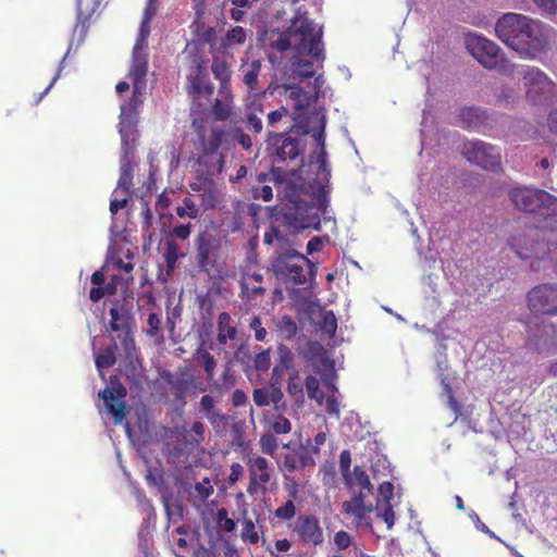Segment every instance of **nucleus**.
<instances>
[{"label": "nucleus", "instance_id": "4d7b16f0", "mask_svg": "<svg viewBox=\"0 0 557 557\" xmlns=\"http://www.w3.org/2000/svg\"><path fill=\"white\" fill-rule=\"evenodd\" d=\"M321 329L330 336H334L337 329V319L333 311L324 312L320 324Z\"/></svg>", "mask_w": 557, "mask_h": 557}, {"label": "nucleus", "instance_id": "39448f33", "mask_svg": "<svg viewBox=\"0 0 557 557\" xmlns=\"http://www.w3.org/2000/svg\"><path fill=\"white\" fill-rule=\"evenodd\" d=\"M309 129L306 126L293 124L288 129L277 133L269 132L267 135V153L273 164L284 163L286 161H296L304 153L301 140L294 136L306 135Z\"/></svg>", "mask_w": 557, "mask_h": 557}, {"label": "nucleus", "instance_id": "f704fd0d", "mask_svg": "<svg viewBox=\"0 0 557 557\" xmlns=\"http://www.w3.org/2000/svg\"><path fill=\"white\" fill-rule=\"evenodd\" d=\"M263 533L262 527H257L251 519H244L240 537L244 542L257 545L260 541V534Z\"/></svg>", "mask_w": 557, "mask_h": 557}, {"label": "nucleus", "instance_id": "9d476101", "mask_svg": "<svg viewBox=\"0 0 557 557\" xmlns=\"http://www.w3.org/2000/svg\"><path fill=\"white\" fill-rule=\"evenodd\" d=\"M463 157L472 164L486 170H502V153L495 146L482 140H471L463 144Z\"/></svg>", "mask_w": 557, "mask_h": 557}, {"label": "nucleus", "instance_id": "e2e57ef3", "mask_svg": "<svg viewBox=\"0 0 557 557\" xmlns=\"http://www.w3.org/2000/svg\"><path fill=\"white\" fill-rule=\"evenodd\" d=\"M287 116H289V110L285 107H280L267 115V123L270 127H276Z\"/></svg>", "mask_w": 557, "mask_h": 557}, {"label": "nucleus", "instance_id": "13d9d810", "mask_svg": "<svg viewBox=\"0 0 557 557\" xmlns=\"http://www.w3.org/2000/svg\"><path fill=\"white\" fill-rule=\"evenodd\" d=\"M333 544L337 550H346L352 545V536L344 531H337L333 536Z\"/></svg>", "mask_w": 557, "mask_h": 557}, {"label": "nucleus", "instance_id": "4c0bfd02", "mask_svg": "<svg viewBox=\"0 0 557 557\" xmlns=\"http://www.w3.org/2000/svg\"><path fill=\"white\" fill-rule=\"evenodd\" d=\"M261 61L260 60H253L248 65L244 73L243 82L248 87L249 91L257 90L258 87V78L259 74L261 72Z\"/></svg>", "mask_w": 557, "mask_h": 557}, {"label": "nucleus", "instance_id": "4be33fe9", "mask_svg": "<svg viewBox=\"0 0 557 557\" xmlns=\"http://www.w3.org/2000/svg\"><path fill=\"white\" fill-rule=\"evenodd\" d=\"M344 482L350 493L369 496L373 492V485L370 482V478L360 466H355L352 473L346 476Z\"/></svg>", "mask_w": 557, "mask_h": 557}, {"label": "nucleus", "instance_id": "de8ad7c7", "mask_svg": "<svg viewBox=\"0 0 557 557\" xmlns=\"http://www.w3.org/2000/svg\"><path fill=\"white\" fill-rule=\"evenodd\" d=\"M277 351L280 363L273 368L274 375H280L283 369H288L293 364V354L287 346L283 344L278 345Z\"/></svg>", "mask_w": 557, "mask_h": 557}, {"label": "nucleus", "instance_id": "c756f323", "mask_svg": "<svg viewBox=\"0 0 557 557\" xmlns=\"http://www.w3.org/2000/svg\"><path fill=\"white\" fill-rule=\"evenodd\" d=\"M199 404L206 413L207 420L212 425L225 423L227 421V417L215 409V400L211 395H203Z\"/></svg>", "mask_w": 557, "mask_h": 557}, {"label": "nucleus", "instance_id": "c9c22d12", "mask_svg": "<svg viewBox=\"0 0 557 557\" xmlns=\"http://www.w3.org/2000/svg\"><path fill=\"white\" fill-rule=\"evenodd\" d=\"M263 113L262 104L256 106L251 111L246 112L244 124L249 132L260 134L263 129L262 121L259 114Z\"/></svg>", "mask_w": 557, "mask_h": 557}, {"label": "nucleus", "instance_id": "f3484780", "mask_svg": "<svg viewBox=\"0 0 557 557\" xmlns=\"http://www.w3.org/2000/svg\"><path fill=\"white\" fill-rule=\"evenodd\" d=\"M171 386L174 397L183 405L186 404L187 395H196L197 392H205L206 385L196 376L188 372H181L177 376L169 375L166 380Z\"/></svg>", "mask_w": 557, "mask_h": 557}, {"label": "nucleus", "instance_id": "f257e3e1", "mask_svg": "<svg viewBox=\"0 0 557 557\" xmlns=\"http://www.w3.org/2000/svg\"><path fill=\"white\" fill-rule=\"evenodd\" d=\"M495 33L504 44L531 59L547 46L542 23L522 14H504L495 25Z\"/></svg>", "mask_w": 557, "mask_h": 557}, {"label": "nucleus", "instance_id": "603ef678", "mask_svg": "<svg viewBox=\"0 0 557 557\" xmlns=\"http://www.w3.org/2000/svg\"><path fill=\"white\" fill-rule=\"evenodd\" d=\"M293 65L295 73L301 78H310L315 74L312 61L299 58L293 62Z\"/></svg>", "mask_w": 557, "mask_h": 557}, {"label": "nucleus", "instance_id": "7ed1b4c3", "mask_svg": "<svg viewBox=\"0 0 557 557\" xmlns=\"http://www.w3.org/2000/svg\"><path fill=\"white\" fill-rule=\"evenodd\" d=\"M193 128L197 135L195 140V160L206 169L207 174H220L224 168V156L219 149L225 138L221 127L207 129L202 121L194 120Z\"/></svg>", "mask_w": 557, "mask_h": 557}, {"label": "nucleus", "instance_id": "338daca9", "mask_svg": "<svg viewBox=\"0 0 557 557\" xmlns=\"http://www.w3.org/2000/svg\"><path fill=\"white\" fill-rule=\"evenodd\" d=\"M249 327L255 331L256 341L263 342L265 339L268 332L262 326L260 317H253L249 323Z\"/></svg>", "mask_w": 557, "mask_h": 557}, {"label": "nucleus", "instance_id": "dca6fc26", "mask_svg": "<svg viewBox=\"0 0 557 557\" xmlns=\"http://www.w3.org/2000/svg\"><path fill=\"white\" fill-rule=\"evenodd\" d=\"M293 535L305 545L320 546L324 542V532L317 517L300 515L293 523H288Z\"/></svg>", "mask_w": 557, "mask_h": 557}, {"label": "nucleus", "instance_id": "72a5a7b5", "mask_svg": "<svg viewBox=\"0 0 557 557\" xmlns=\"http://www.w3.org/2000/svg\"><path fill=\"white\" fill-rule=\"evenodd\" d=\"M542 264L547 265L546 271H553L557 274V242H544L543 249L541 250Z\"/></svg>", "mask_w": 557, "mask_h": 557}, {"label": "nucleus", "instance_id": "9b49d317", "mask_svg": "<svg viewBox=\"0 0 557 557\" xmlns=\"http://www.w3.org/2000/svg\"><path fill=\"white\" fill-rule=\"evenodd\" d=\"M249 482L247 493L249 496H264L269 492L274 478V470L269 460L260 455H252L247 459Z\"/></svg>", "mask_w": 557, "mask_h": 557}, {"label": "nucleus", "instance_id": "58836bf2", "mask_svg": "<svg viewBox=\"0 0 557 557\" xmlns=\"http://www.w3.org/2000/svg\"><path fill=\"white\" fill-rule=\"evenodd\" d=\"M211 71L215 79L220 81L221 89H225L231 79V71L225 61L213 59Z\"/></svg>", "mask_w": 557, "mask_h": 557}, {"label": "nucleus", "instance_id": "052dcab7", "mask_svg": "<svg viewBox=\"0 0 557 557\" xmlns=\"http://www.w3.org/2000/svg\"><path fill=\"white\" fill-rule=\"evenodd\" d=\"M287 392L294 397L304 398L302 384L299 382L297 371H294L288 379Z\"/></svg>", "mask_w": 557, "mask_h": 557}, {"label": "nucleus", "instance_id": "a211bd4d", "mask_svg": "<svg viewBox=\"0 0 557 557\" xmlns=\"http://www.w3.org/2000/svg\"><path fill=\"white\" fill-rule=\"evenodd\" d=\"M144 89V85L138 83L133 84V94L131 99L121 104L120 133L123 137L125 136L126 128L132 129L135 124L136 111L143 103L141 97Z\"/></svg>", "mask_w": 557, "mask_h": 557}, {"label": "nucleus", "instance_id": "4468645a", "mask_svg": "<svg viewBox=\"0 0 557 557\" xmlns=\"http://www.w3.org/2000/svg\"><path fill=\"white\" fill-rule=\"evenodd\" d=\"M195 260L200 272L210 273L216 268L221 245L208 231L200 232L195 238Z\"/></svg>", "mask_w": 557, "mask_h": 557}, {"label": "nucleus", "instance_id": "6e6d98bb", "mask_svg": "<svg viewBox=\"0 0 557 557\" xmlns=\"http://www.w3.org/2000/svg\"><path fill=\"white\" fill-rule=\"evenodd\" d=\"M200 198V205L205 210H210L215 208L218 203L214 184L206 189V191L198 195Z\"/></svg>", "mask_w": 557, "mask_h": 557}, {"label": "nucleus", "instance_id": "aec40b11", "mask_svg": "<svg viewBox=\"0 0 557 557\" xmlns=\"http://www.w3.org/2000/svg\"><path fill=\"white\" fill-rule=\"evenodd\" d=\"M263 275L259 271L245 270L239 280V287L243 297L247 299H256L265 294V288L262 286Z\"/></svg>", "mask_w": 557, "mask_h": 557}, {"label": "nucleus", "instance_id": "ddd939ff", "mask_svg": "<svg viewBox=\"0 0 557 557\" xmlns=\"http://www.w3.org/2000/svg\"><path fill=\"white\" fill-rule=\"evenodd\" d=\"M529 310L535 315H557V284L542 283L527 295Z\"/></svg>", "mask_w": 557, "mask_h": 557}, {"label": "nucleus", "instance_id": "cd10ccee", "mask_svg": "<svg viewBox=\"0 0 557 557\" xmlns=\"http://www.w3.org/2000/svg\"><path fill=\"white\" fill-rule=\"evenodd\" d=\"M148 72V54L132 53V65L128 77L132 84L138 83L146 86L145 78Z\"/></svg>", "mask_w": 557, "mask_h": 557}, {"label": "nucleus", "instance_id": "bb28decb", "mask_svg": "<svg viewBox=\"0 0 557 557\" xmlns=\"http://www.w3.org/2000/svg\"><path fill=\"white\" fill-rule=\"evenodd\" d=\"M218 342L225 345L228 341H234L237 336V327L233 324L231 314L226 311L218 315Z\"/></svg>", "mask_w": 557, "mask_h": 557}, {"label": "nucleus", "instance_id": "6ab92c4d", "mask_svg": "<svg viewBox=\"0 0 557 557\" xmlns=\"http://www.w3.org/2000/svg\"><path fill=\"white\" fill-rule=\"evenodd\" d=\"M188 83V95L194 100L200 99L201 97L209 100L212 97L214 87L209 82L206 69L201 65H198L195 73L189 76Z\"/></svg>", "mask_w": 557, "mask_h": 557}, {"label": "nucleus", "instance_id": "c85d7f7f", "mask_svg": "<svg viewBox=\"0 0 557 557\" xmlns=\"http://www.w3.org/2000/svg\"><path fill=\"white\" fill-rule=\"evenodd\" d=\"M133 171L134 164L126 161L121 165L117 186L113 191V196H129L133 188Z\"/></svg>", "mask_w": 557, "mask_h": 557}, {"label": "nucleus", "instance_id": "37998d69", "mask_svg": "<svg viewBox=\"0 0 557 557\" xmlns=\"http://www.w3.org/2000/svg\"><path fill=\"white\" fill-rule=\"evenodd\" d=\"M196 359L202 363L206 376L209 381H211L214 376V369L216 366L213 356L205 348H199L196 354Z\"/></svg>", "mask_w": 557, "mask_h": 557}, {"label": "nucleus", "instance_id": "09e8293b", "mask_svg": "<svg viewBox=\"0 0 557 557\" xmlns=\"http://www.w3.org/2000/svg\"><path fill=\"white\" fill-rule=\"evenodd\" d=\"M277 330L285 339H292L298 331L297 323L289 315H284L277 322Z\"/></svg>", "mask_w": 557, "mask_h": 557}, {"label": "nucleus", "instance_id": "69168bd1", "mask_svg": "<svg viewBox=\"0 0 557 557\" xmlns=\"http://www.w3.org/2000/svg\"><path fill=\"white\" fill-rule=\"evenodd\" d=\"M195 491L201 500H206L213 494L214 488L211 481L208 478H205L201 482L196 483Z\"/></svg>", "mask_w": 557, "mask_h": 557}, {"label": "nucleus", "instance_id": "8fccbe9b", "mask_svg": "<svg viewBox=\"0 0 557 557\" xmlns=\"http://www.w3.org/2000/svg\"><path fill=\"white\" fill-rule=\"evenodd\" d=\"M205 424L202 422L195 421L186 434V441L193 446H198L205 441Z\"/></svg>", "mask_w": 557, "mask_h": 557}, {"label": "nucleus", "instance_id": "b1692460", "mask_svg": "<svg viewBox=\"0 0 557 557\" xmlns=\"http://www.w3.org/2000/svg\"><path fill=\"white\" fill-rule=\"evenodd\" d=\"M487 119L486 111L475 107H463L458 112L460 125L467 129L480 131L485 126Z\"/></svg>", "mask_w": 557, "mask_h": 557}, {"label": "nucleus", "instance_id": "a19ab883", "mask_svg": "<svg viewBox=\"0 0 557 557\" xmlns=\"http://www.w3.org/2000/svg\"><path fill=\"white\" fill-rule=\"evenodd\" d=\"M231 101L232 97L228 91L223 100L215 99L212 106V114L216 121H225L230 117L232 111Z\"/></svg>", "mask_w": 557, "mask_h": 557}, {"label": "nucleus", "instance_id": "5701e85b", "mask_svg": "<svg viewBox=\"0 0 557 557\" xmlns=\"http://www.w3.org/2000/svg\"><path fill=\"white\" fill-rule=\"evenodd\" d=\"M261 40L263 41L264 48L277 52H285L292 47L290 28L286 30H280L277 28L265 30Z\"/></svg>", "mask_w": 557, "mask_h": 557}, {"label": "nucleus", "instance_id": "a878e982", "mask_svg": "<svg viewBox=\"0 0 557 557\" xmlns=\"http://www.w3.org/2000/svg\"><path fill=\"white\" fill-rule=\"evenodd\" d=\"M313 202L299 208V224L301 228H313L314 231L321 230L320 208L317 202V194L314 195Z\"/></svg>", "mask_w": 557, "mask_h": 557}, {"label": "nucleus", "instance_id": "393cba45", "mask_svg": "<svg viewBox=\"0 0 557 557\" xmlns=\"http://www.w3.org/2000/svg\"><path fill=\"white\" fill-rule=\"evenodd\" d=\"M351 498L342 504V512L348 516H352L358 522H361L366 516L372 511V505L366 504L368 496L350 493Z\"/></svg>", "mask_w": 557, "mask_h": 557}, {"label": "nucleus", "instance_id": "f8f14e48", "mask_svg": "<svg viewBox=\"0 0 557 557\" xmlns=\"http://www.w3.org/2000/svg\"><path fill=\"white\" fill-rule=\"evenodd\" d=\"M110 331L116 333V338L126 355H131L135 349V341L133 337L134 317L129 308L124 304H116L110 311Z\"/></svg>", "mask_w": 557, "mask_h": 557}, {"label": "nucleus", "instance_id": "7c9ffc66", "mask_svg": "<svg viewBox=\"0 0 557 557\" xmlns=\"http://www.w3.org/2000/svg\"><path fill=\"white\" fill-rule=\"evenodd\" d=\"M265 428L275 436L288 434L293 429L292 422L281 411L265 420Z\"/></svg>", "mask_w": 557, "mask_h": 557}, {"label": "nucleus", "instance_id": "bf43d9fd", "mask_svg": "<svg viewBox=\"0 0 557 557\" xmlns=\"http://www.w3.org/2000/svg\"><path fill=\"white\" fill-rule=\"evenodd\" d=\"M377 491L380 498L377 499L376 507L379 508L380 502H383L384 505L391 504L394 496V485L391 482L385 481L379 485Z\"/></svg>", "mask_w": 557, "mask_h": 557}, {"label": "nucleus", "instance_id": "680f3d73", "mask_svg": "<svg viewBox=\"0 0 557 557\" xmlns=\"http://www.w3.org/2000/svg\"><path fill=\"white\" fill-rule=\"evenodd\" d=\"M214 183L212 178L207 175H197L195 182L189 183L190 190L197 193V195L206 191L207 188L212 186Z\"/></svg>", "mask_w": 557, "mask_h": 557}, {"label": "nucleus", "instance_id": "5fc2aeb1", "mask_svg": "<svg viewBox=\"0 0 557 557\" xmlns=\"http://www.w3.org/2000/svg\"><path fill=\"white\" fill-rule=\"evenodd\" d=\"M216 522L219 527L225 532H233L236 529V522L228 517V512L225 508L218 509Z\"/></svg>", "mask_w": 557, "mask_h": 557}, {"label": "nucleus", "instance_id": "a18cd8bd", "mask_svg": "<svg viewBox=\"0 0 557 557\" xmlns=\"http://www.w3.org/2000/svg\"><path fill=\"white\" fill-rule=\"evenodd\" d=\"M317 202L319 203L320 208L321 221L323 220L325 223L332 222L335 225V219L329 210L330 199L327 191L323 187L317 193Z\"/></svg>", "mask_w": 557, "mask_h": 557}, {"label": "nucleus", "instance_id": "1a4fd4ad", "mask_svg": "<svg viewBox=\"0 0 557 557\" xmlns=\"http://www.w3.org/2000/svg\"><path fill=\"white\" fill-rule=\"evenodd\" d=\"M465 42L468 52L484 67L505 69L506 59L495 42L476 34H468Z\"/></svg>", "mask_w": 557, "mask_h": 557}, {"label": "nucleus", "instance_id": "864d4df0", "mask_svg": "<svg viewBox=\"0 0 557 557\" xmlns=\"http://www.w3.org/2000/svg\"><path fill=\"white\" fill-rule=\"evenodd\" d=\"M176 214L180 218L188 216L190 219H196L199 214V210L191 198L185 197L183 199V206L176 208Z\"/></svg>", "mask_w": 557, "mask_h": 557}, {"label": "nucleus", "instance_id": "6e6552de", "mask_svg": "<svg viewBox=\"0 0 557 557\" xmlns=\"http://www.w3.org/2000/svg\"><path fill=\"white\" fill-rule=\"evenodd\" d=\"M508 244L520 259L531 260V269L534 272L547 270V265L542 264L543 259L540 256L544 242L539 239L536 233L527 230L518 231L510 236Z\"/></svg>", "mask_w": 557, "mask_h": 557}, {"label": "nucleus", "instance_id": "f03ea898", "mask_svg": "<svg viewBox=\"0 0 557 557\" xmlns=\"http://www.w3.org/2000/svg\"><path fill=\"white\" fill-rule=\"evenodd\" d=\"M508 198L516 210L541 216L545 227L555 230L557 223L556 196L534 186L517 185L509 189Z\"/></svg>", "mask_w": 557, "mask_h": 557}, {"label": "nucleus", "instance_id": "49530a36", "mask_svg": "<svg viewBox=\"0 0 557 557\" xmlns=\"http://www.w3.org/2000/svg\"><path fill=\"white\" fill-rule=\"evenodd\" d=\"M280 444L277 437L268 431L261 434L259 438V447L261 451L268 456L273 457L276 454Z\"/></svg>", "mask_w": 557, "mask_h": 557}, {"label": "nucleus", "instance_id": "412c9836", "mask_svg": "<svg viewBox=\"0 0 557 557\" xmlns=\"http://www.w3.org/2000/svg\"><path fill=\"white\" fill-rule=\"evenodd\" d=\"M283 392L280 387L271 384L269 388H256L252 394L255 404L258 407H265L270 404L274 405L276 411H283L286 409V404L283 403Z\"/></svg>", "mask_w": 557, "mask_h": 557}, {"label": "nucleus", "instance_id": "c03bdc74", "mask_svg": "<svg viewBox=\"0 0 557 557\" xmlns=\"http://www.w3.org/2000/svg\"><path fill=\"white\" fill-rule=\"evenodd\" d=\"M100 0H77L78 18L89 20L99 9Z\"/></svg>", "mask_w": 557, "mask_h": 557}, {"label": "nucleus", "instance_id": "2f4dec72", "mask_svg": "<svg viewBox=\"0 0 557 557\" xmlns=\"http://www.w3.org/2000/svg\"><path fill=\"white\" fill-rule=\"evenodd\" d=\"M247 39V30L242 26L230 28L221 40V48L227 50L234 46H242Z\"/></svg>", "mask_w": 557, "mask_h": 557}, {"label": "nucleus", "instance_id": "ea45409f", "mask_svg": "<svg viewBox=\"0 0 557 557\" xmlns=\"http://www.w3.org/2000/svg\"><path fill=\"white\" fill-rule=\"evenodd\" d=\"M185 253L180 251V247L174 239L165 242L164 261L169 271H173L180 258Z\"/></svg>", "mask_w": 557, "mask_h": 557}, {"label": "nucleus", "instance_id": "0e129e2a", "mask_svg": "<svg viewBox=\"0 0 557 557\" xmlns=\"http://www.w3.org/2000/svg\"><path fill=\"white\" fill-rule=\"evenodd\" d=\"M271 366L270 349L257 354L253 359V367L257 371H267Z\"/></svg>", "mask_w": 557, "mask_h": 557}, {"label": "nucleus", "instance_id": "20e7f679", "mask_svg": "<svg viewBox=\"0 0 557 557\" xmlns=\"http://www.w3.org/2000/svg\"><path fill=\"white\" fill-rule=\"evenodd\" d=\"M290 34L292 46L298 57H310L312 61H324L322 29L317 28L306 11L297 10L296 15L292 18Z\"/></svg>", "mask_w": 557, "mask_h": 557}, {"label": "nucleus", "instance_id": "423d86ee", "mask_svg": "<svg viewBox=\"0 0 557 557\" xmlns=\"http://www.w3.org/2000/svg\"><path fill=\"white\" fill-rule=\"evenodd\" d=\"M310 260L297 250H288L273 255L270 259L269 270L285 284L302 285L307 282L304 263Z\"/></svg>", "mask_w": 557, "mask_h": 557}, {"label": "nucleus", "instance_id": "2eb2a0df", "mask_svg": "<svg viewBox=\"0 0 557 557\" xmlns=\"http://www.w3.org/2000/svg\"><path fill=\"white\" fill-rule=\"evenodd\" d=\"M126 395V387L116 376L111 377L110 385L99 392V398L103 400L106 409L113 417L115 424L122 423L127 416V405L124 400Z\"/></svg>", "mask_w": 557, "mask_h": 557}, {"label": "nucleus", "instance_id": "473e14b6", "mask_svg": "<svg viewBox=\"0 0 557 557\" xmlns=\"http://www.w3.org/2000/svg\"><path fill=\"white\" fill-rule=\"evenodd\" d=\"M296 513L297 508L294 499H287L273 511L271 523L275 525V520L278 523L289 522L296 517Z\"/></svg>", "mask_w": 557, "mask_h": 557}, {"label": "nucleus", "instance_id": "3c124183", "mask_svg": "<svg viewBox=\"0 0 557 557\" xmlns=\"http://www.w3.org/2000/svg\"><path fill=\"white\" fill-rule=\"evenodd\" d=\"M305 386L308 397L310 399H314L319 404H322L324 395L320 391V381L313 375H308L305 381Z\"/></svg>", "mask_w": 557, "mask_h": 557}, {"label": "nucleus", "instance_id": "79ce46f5", "mask_svg": "<svg viewBox=\"0 0 557 557\" xmlns=\"http://www.w3.org/2000/svg\"><path fill=\"white\" fill-rule=\"evenodd\" d=\"M144 332L148 336L162 342L164 336L161 329V315L156 312L149 313L147 319V327L144 330Z\"/></svg>", "mask_w": 557, "mask_h": 557}, {"label": "nucleus", "instance_id": "e433bc0d", "mask_svg": "<svg viewBox=\"0 0 557 557\" xmlns=\"http://www.w3.org/2000/svg\"><path fill=\"white\" fill-rule=\"evenodd\" d=\"M116 349H117V345H116L115 339L113 338V344L106 347L99 355L96 356V358H95L96 367L99 370H101V369H107V368L114 366V363L116 362V356H115Z\"/></svg>", "mask_w": 557, "mask_h": 557}, {"label": "nucleus", "instance_id": "774afa93", "mask_svg": "<svg viewBox=\"0 0 557 557\" xmlns=\"http://www.w3.org/2000/svg\"><path fill=\"white\" fill-rule=\"evenodd\" d=\"M284 488L288 493L289 499L298 498L299 485L293 476L284 474Z\"/></svg>", "mask_w": 557, "mask_h": 557}, {"label": "nucleus", "instance_id": "0eeeda50", "mask_svg": "<svg viewBox=\"0 0 557 557\" xmlns=\"http://www.w3.org/2000/svg\"><path fill=\"white\" fill-rule=\"evenodd\" d=\"M525 97L533 104H548L557 98V84L539 67H530L523 75Z\"/></svg>", "mask_w": 557, "mask_h": 557}]
</instances>
